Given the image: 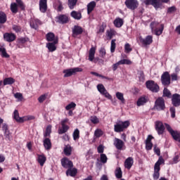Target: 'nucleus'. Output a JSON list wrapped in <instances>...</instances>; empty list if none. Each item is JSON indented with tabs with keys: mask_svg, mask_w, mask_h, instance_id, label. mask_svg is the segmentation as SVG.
Segmentation results:
<instances>
[{
	"mask_svg": "<svg viewBox=\"0 0 180 180\" xmlns=\"http://www.w3.org/2000/svg\"><path fill=\"white\" fill-rule=\"evenodd\" d=\"M70 16L75 19L76 20H81L82 19V14L81 12L73 11L70 13Z\"/></svg>",
	"mask_w": 180,
	"mask_h": 180,
	"instance_id": "obj_24",
	"label": "nucleus"
},
{
	"mask_svg": "<svg viewBox=\"0 0 180 180\" xmlns=\"http://www.w3.org/2000/svg\"><path fill=\"white\" fill-rule=\"evenodd\" d=\"M77 108V104L74 102H71L70 104L65 106L66 110H74Z\"/></svg>",
	"mask_w": 180,
	"mask_h": 180,
	"instance_id": "obj_46",
	"label": "nucleus"
},
{
	"mask_svg": "<svg viewBox=\"0 0 180 180\" xmlns=\"http://www.w3.org/2000/svg\"><path fill=\"white\" fill-rule=\"evenodd\" d=\"M139 41L143 44V46H150L151 43H153V36L148 35L146 39L140 37H139Z\"/></svg>",
	"mask_w": 180,
	"mask_h": 180,
	"instance_id": "obj_16",
	"label": "nucleus"
},
{
	"mask_svg": "<svg viewBox=\"0 0 180 180\" xmlns=\"http://www.w3.org/2000/svg\"><path fill=\"white\" fill-rule=\"evenodd\" d=\"M115 176L117 178V179H122V169L120 167H117L115 172Z\"/></svg>",
	"mask_w": 180,
	"mask_h": 180,
	"instance_id": "obj_45",
	"label": "nucleus"
},
{
	"mask_svg": "<svg viewBox=\"0 0 180 180\" xmlns=\"http://www.w3.org/2000/svg\"><path fill=\"white\" fill-rule=\"evenodd\" d=\"M124 23V22L123 21V19L120 18H117L113 22V24L115 26V27H122Z\"/></svg>",
	"mask_w": 180,
	"mask_h": 180,
	"instance_id": "obj_29",
	"label": "nucleus"
},
{
	"mask_svg": "<svg viewBox=\"0 0 180 180\" xmlns=\"http://www.w3.org/2000/svg\"><path fill=\"white\" fill-rule=\"evenodd\" d=\"M131 51H133V49H131V45H130V44L129 43L125 44L124 53L129 54V53H131Z\"/></svg>",
	"mask_w": 180,
	"mask_h": 180,
	"instance_id": "obj_47",
	"label": "nucleus"
},
{
	"mask_svg": "<svg viewBox=\"0 0 180 180\" xmlns=\"http://www.w3.org/2000/svg\"><path fill=\"white\" fill-rule=\"evenodd\" d=\"M144 103H147V98L146 96L140 97L136 102L137 106H143Z\"/></svg>",
	"mask_w": 180,
	"mask_h": 180,
	"instance_id": "obj_32",
	"label": "nucleus"
},
{
	"mask_svg": "<svg viewBox=\"0 0 180 180\" xmlns=\"http://www.w3.org/2000/svg\"><path fill=\"white\" fill-rule=\"evenodd\" d=\"M162 32H164V24H161L160 27L159 29H155V34L156 36H161V34H162Z\"/></svg>",
	"mask_w": 180,
	"mask_h": 180,
	"instance_id": "obj_35",
	"label": "nucleus"
},
{
	"mask_svg": "<svg viewBox=\"0 0 180 180\" xmlns=\"http://www.w3.org/2000/svg\"><path fill=\"white\" fill-rule=\"evenodd\" d=\"M77 2H78V0H68V6L70 9H74L77 6Z\"/></svg>",
	"mask_w": 180,
	"mask_h": 180,
	"instance_id": "obj_36",
	"label": "nucleus"
},
{
	"mask_svg": "<svg viewBox=\"0 0 180 180\" xmlns=\"http://www.w3.org/2000/svg\"><path fill=\"white\" fill-rule=\"evenodd\" d=\"M107 34V37L109 38L110 40H112L113 36H115V34H116V31H115V30H107L106 32Z\"/></svg>",
	"mask_w": 180,
	"mask_h": 180,
	"instance_id": "obj_42",
	"label": "nucleus"
},
{
	"mask_svg": "<svg viewBox=\"0 0 180 180\" xmlns=\"http://www.w3.org/2000/svg\"><path fill=\"white\" fill-rule=\"evenodd\" d=\"M130 126L129 121H119L114 125V131L115 133H122Z\"/></svg>",
	"mask_w": 180,
	"mask_h": 180,
	"instance_id": "obj_1",
	"label": "nucleus"
},
{
	"mask_svg": "<svg viewBox=\"0 0 180 180\" xmlns=\"http://www.w3.org/2000/svg\"><path fill=\"white\" fill-rule=\"evenodd\" d=\"M90 120L94 124H98L99 123V119L96 116H91Z\"/></svg>",
	"mask_w": 180,
	"mask_h": 180,
	"instance_id": "obj_59",
	"label": "nucleus"
},
{
	"mask_svg": "<svg viewBox=\"0 0 180 180\" xmlns=\"http://www.w3.org/2000/svg\"><path fill=\"white\" fill-rule=\"evenodd\" d=\"M22 120L24 122H27V120H34V116L33 115H27L22 117Z\"/></svg>",
	"mask_w": 180,
	"mask_h": 180,
	"instance_id": "obj_62",
	"label": "nucleus"
},
{
	"mask_svg": "<svg viewBox=\"0 0 180 180\" xmlns=\"http://www.w3.org/2000/svg\"><path fill=\"white\" fill-rule=\"evenodd\" d=\"M84 28L79 25H74L72 28V37H77L84 33Z\"/></svg>",
	"mask_w": 180,
	"mask_h": 180,
	"instance_id": "obj_12",
	"label": "nucleus"
},
{
	"mask_svg": "<svg viewBox=\"0 0 180 180\" xmlns=\"http://www.w3.org/2000/svg\"><path fill=\"white\" fill-rule=\"evenodd\" d=\"M68 118H65L63 120L60 122L61 128H59L58 130V134H65V133H67L68 130H70V127L67 125V123H68Z\"/></svg>",
	"mask_w": 180,
	"mask_h": 180,
	"instance_id": "obj_8",
	"label": "nucleus"
},
{
	"mask_svg": "<svg viewBox=\"0 0 180 180\" xmlns=\"http://www.w3.org/2000/svg\"><path fill=\"white\" fill-rule=\"evenodd\" d=\"M153 178L154 180H158L160 179V171L154 170V173L153 174Z\"/></svg>",
	"mask_w": 180,
	"mask_h": 180,
	"instance_id": "obj_61",
	"label": "nucleus"
},
{
	"mask_svg": "<svg viewBox=\"0 0 180 180\" xmlns=\"http://www.w3.org/2000/svg\"><path fill=\"white\" fill-rule=\"evenodd\" d=\"M58 6H55V9L57 12H61L64 10V6H63V2L60 0L58 1Z\"/></svg>",
	"mask_w": 180,
	"mask_h": 180,
	"instance_id": "obj_40",
	"label": "nucleus"
},
{
	"mask_svg": "<svg viewBox=\"0 0 180 180\" xmlns=\"http://www.w3.org/2000/svg\"><path fill=\"white\" fill-rule=\"evenodd\" d=\"M44 147L45 150H51V140H50L49 138H45L44 140Z\"/></svg>",
	"mask_w": 180,
	"mask_h": 180,
	"instance_id": "obj_27",
	"label": "nucleus"
},
{
	"mask_svg": "<svg viewBox=\"0 0 180 180\" xmlns=\"http://www.w3.org/2000/svg\"><path fill=\"white\" fill-rule=\"evenodd\" d=\"M47 160V158L44 155H38V159L37 161L39 164L41 165V167H43L44 165V163Z\"/></svg>",
	"mask_w": 180,
	"mask_h": 180,
	"instance_id": "obj_30",
	"label": "nucleus"
},
{
	"mask_svg": "<svg viewBox=\"0 0 180 180\" xmlns=\"http://www.w3.org/2000/svg\"><path fill=\"white\" fill-rule=\"evenodd\" d=\"M160 80L163 86H169L171 85V75H169V72H164L161 75Z\"/></svg>",
	"mask_w": 180,
	"mask_h": 180,
	"instance_id": "obj_4",
	"label": "nucleus"
},
{
	"mask_svg": "<svg viewBox=\"0 0 180 180\" xmlns=\"http://www.w3.org/2000/svg\"><path fill=\"white\" fill-rule=\"evenodd\" d=\"M56 44H58V38H56L53 42H49L46 44V48L49 51L53 53V51H56L57 50V46Z\"/></svg>",
	"mask_w": 180,
	"mask_h": 180,
	"instance_id": "obj_15",
	"label": "nucleus"
},
{
	"mask_svg": "<svg viewBox=\"0 0 180 180\" xmlns=\"http://www.w3.org/2000/svg\"><path fill=\"white\" fill-rule=\"evenodd\" d=\"M15 2L17 3L18 6L20 7L21 11H25V9H26V6H25V4H23V1L22 0H15Z\"/></svg>",
	"mask_w": 180,
	"mask_h": 180,
	"instance_id": "obj_50",
	"label": "nucleus"
},
{
	"mask_svg": "<svg viewBox=\"0 0 180 180\" xmlns=\"http://www.w3.org/2000/svg\"><path fill=\"white\" fill-rule=\"evenodd\" d=\"M77 174H78V169H77V168L74 167V168H69L67 169L66 171V176H76Z\"/></svg>",
	"mask_w": 180,
	"mask_h": 180,
	"instance_id": "obj_20",
	"label": "nucleus"
},
{
	"mask_svg": "<svg viewBox=\"0 0 180 180\" xmlns=\"http://www.w3.org/2000/svg\"><path fill=\"white\" fill-rule=\"evenodd\" d=\"M120 63H121V65H124V64H126L127 65H131V64H133L131 60H130L129 59H122V60H120Z\"/></svg>",
	"mask_w": 180,
	"mask_h": 180,
	"instance_id": "obj_56",
	"label": "nucleus"
},
{
	"mask_svg": "<svg viewBox=\"0 0 180 180\" xmlns=\"http://www.w3.org/2000/svg\"><path fill=\"white\" fill-rule=\"evenodd\" d=\"M100 160L103 164H106L108 162V156L105 153H101L100 155Z\"/></svg>",
	"mask_w": 180,
	"mask_h": 180,
	"instance_id": "obj_51",
	"label": "nucleus"
},
{
	"mask_svg": "<svg viewBox=\"0 0 180 180\" xmlns=\"http://www.w3.org/2000/svg\"><path fill=\"white\" fill-rule=\"evenodd\" d=\"M144 4L147 6L152 5L155 9H158L162 5L160 0H145Z\"/></svg>",
	"mask_w": 180,
	"mask_h": 180,
	"instance_id": "obj_14",
	"label": "nucleus"
},
{
	"mask_svg": "<svg viewBox=\"0 0 180 180\" xmlns=\"http://www.w3.org/2000/svg\"><path fill=\"white\" fill-rule=\"evenodd\" d=\"M97 89L101 95H103L105 92H106V89L105 88V86L102 84H99L97 85Z\"/></svg>",
	"mask_w": 180,
	"mask_h": 180,
	"instance_id": "obj_44",
	"label": "nucleus"
},
{
	"mask_svg": "<svg viewBox=\"0 0 180 180\" xmlns=\"http://www.w3.org/2000/svg\"><path fill=\"white\" fill-rule=\"evenodd\" d=\"M41 25V21L39 19H35L34 22L30 23V27L32 29H34V30H37L39 29V25Z\"/></svg>",
	"mask_w": 180,
	"mask_h": 180,
	"instance_id": "obj_28",
	"label": "nucleus"
},
{
	"mask_svg": "<svg viewBox=\"0 0 180 180\" xmlns=\"http://www.w3.org/2000/svg\"><path fill=\"white\" fill-rule=\"evenodd\" d=\"M29 41V38L27 37H20L17 39L18 46V44H25V43H27Z\"/></svg>",
	"mask_w": 180,
	"mask_h": 180,
	"instance_id": "obj_39",
	"label": "nucleus"
},
{
	"mask_svg": "<svg viewBox=\"0 0 180 180\" xmlns=\"http://www.w3.org/2000/svg\"><path fill=\"white\" fill-rule=\"evenodd\" d=\"M4 40L8 43H12L16 40V34L12 32H6L4 34Z\"/></svg>",
	"mask_w": 180,
	"mask_h": 180,
	"instance_id": "obj_13",
	"label": "nucleus"
},
{
	"mask_svg": "<svg viewBox=\"0 0 180 180\" xmlns=\"http://www.w3.org/2000/svg\"><path fill=\"white\" fill-rule=\"evenodd\" d=\"M96 53V47L92 46L89 51V60L94 61L95 60V53Z\"/></svg>",
	"mask_w": 180,
	"mask_h": 180,
	"instance_id": "obj_22",
	"label": "nucleus"
},
{
	"mask_svg": "<svg viewBox=\"0 0 180 180\" xmlns=\"http://www.w3.org/2000/svg\"><path fill=\"white\" fill-rule=\"evenodd\" d=\"M171 91L167 87H165L163 89V96H166V98H171Z\"/></svg>",
	"mask_w": 180,
	"mask_h": 180,
	"instance_id": "obj_53",
	"label": "nucleus"
},
{
	"mask_svg": "<svg viewBox=\"0 0 180 180\" xmlns=\"http://www.w3.org/2000/svg\"><path fill=\"white\" fill-rule=\"evenodd\" d=\"M165 101L162 97H159L155 101L154 105V109L159 112L161 110H165Z\"/></svg>",
	"mask_w": 180,
	"mask_h": 180,
	"instance_id": "obj_5",
	"label": "nucleus"
},
{
	"mask_svg": "<svg viewBox=\"0 0 180 180\" xmlns=\"http://www.w3.org/2000/svg\"><path fill=\"white\" fill-rule=\"evenodd\" d=\"M153 151L155 154L158 155L159 157L161 155V150L157 146V145L154 146Z\"/></svg>",
	"mask_w": 180,
	"mask_h": 180,
	"instance_id": "obj_60",
	"label": "nucleus"
},
{
	"mask_svg": "<svg viewBox=\"0 0 180 180\" xmlns=\"http://www.w3.org/2000/svg\"><path fill=\"white\" fill-rule=\"evenodd\" d=\"M146 86L149 91H151V92L157 93L160 91V86L154 80H148L146 82Z\"/></svg>",
	"mask_w": 180,
	"mask_h": 180,
	"instance_id": "obj_6",
	"label": "nucleus"
},
{
	"mask_svg": "<svg viewBox=\"0 0 180 180\" xmlns=\"http://www.w3.org/2000/svg\"><path fill=\"white\" fill-rule=\"evenodd\" d=\"M72 136H73V140H75V141H77V140H79V129H75Z\"/></svg>",
	"mask_w": 180,
	"mask_h": 180,
	"instance_id": "obj_48",
	"label": "nucleus"
},
{
	"mask_svg": "<svg viewBox=\"0 0 180 180\" xmlns=\"http://www.w3.org/2000/svg\"><path fill=\"white\" fill-rule=\"evenodd\" d=\"M96 7V2L91 1L87 4V14L91 15L94 9Z\"/></svg>",
	"mask_w": 180,
	"mask_h": 180,
	"instance_id": "obj_23",
	"label": "nucleus"
},
{
	"mask_svg": "<svg viewBox=\"0 0 180 180\" xmlns=\"http://www.w3.org/2000/svg\"><path fill=\"white\" fill-rule=\"evenodd\" d=\"M6 14L3 11H0V23L4 25V23L6 22Z\"/></svg>",
	"mask_w": 180,
	"mask_h": 180,
	"instance_id": "obj_37",
	"label": "nucleus"
},
{
	"mask_svg": "<svg viewBox=\"0 0 180 180\" xmlns=\"http://www.w3.org/2000/svg\"><path fill=\"white\" fill-rule=\"evenodd\" d=\"M116 98H117L119 99V101H120L122 102V103H124L125 100H124V97L123 96V94H122L120 92H117Z\"/></svg>",
	"mask_w": 180,
	"mask_h": 180,
	"instance_id": "obj_54",
	"label": "nucleus"
},
{
	"mask_svg": "<svg viewBox=\"0 0 180 180\" xmlns=\"http://www.w3.org/2000/svg\"><path fill=\"white\" fill-rule=\"evenodd\" d=\"M155 129L156 131H158V134H159V136L164 134V131H165V127L161 121H156L155 122Z\"/></svg>",
	"mask_w": 180,
	"mask_h": 180,
	"instance_id": "obj_10",
	"label": "nucleus"
},
{
	"mask_svg": "<svg viewBox=\"0 0 180 180\" xmlns=\"http://www.w3.org/2000/svg\"><path fill=\"white\" fill-rule=\"evenodd\" d=\"M114 146L115 148H117V150H123V147H124V142L121 139L115 138L114 141Z\"/></svg>",
	"mask_w": 180,
	"mask_h": 180,
	"instance_id": "obj_18",
	"label": "nucleus"
},
{
	"mask_svg": "<svg viewBox=\"0 0 180 180\" xmlns=\"http://www.w3.org/2000/svg\"><path fill=\"white\" fill-rule=\"evenodd\" d=\"M158 25H160V22L157 21H153L150 23V26L152 32H154V29H156Z\"/></svg>",
	"mask_w": 180,
	"mask_h": 180,
	"instance_id": "obj_58",
	"label": "nucleus"
},
{
	"mask_svg": "<svg viewBox=\"0 0 180 180\" xmlns=\"http://www.w3.org/2000/svg\"><path fill=\"white\" fill-rule=\"evenodd\" d=\"M47 41H54L56 40V35L53 32H49L46 35Z\"/></svg>",
	"mask_w": 180,
	"mask_h": 180,
	"instance_id": "obj_34",
	"label": "nucleus"
},
{
	"mask_svg": "<svg viewBox=\"0 0 180 180\" xmlns=\"http://www.w3.org/2000/svg\"><path fill=\"white\" fill-rule=\"evenodd\" d=\"M94 136L96 137V139H99V137H101V136H103V131L101 129H97L94 131Z\"/></svg>",
	"mask_w": 180,
	"mask_h": 180,
	"instance_id": "obj_49",
	"label": "nucleus"
},
{
	"mask_svg": "<svg viewBox=\"0 0 180 180\" xmlns=\"http://www.w3.org/2000/svg\"><path fill=\"white\" fill-rule=\"evenodd\" d=\"M2 84H4V86L6 85H12V84H15V79L13 77H6L4 79Z\"/></svg>",
	"mask_w": 180,
	"mask_h": 180,
	"instance_id": "obj_31",
	"label": "nucleus"
},
{
	"mask_svg": "<svg viewBox=\"0 0 180 180\" xmlns=\"http://www.w3.org/2000/svg\"><path fill=\"white\" fill-rule=\"evenodd\" d=\"M12 29L15 33H20L22 32V27L18 25H13Z\"/></svg>",
	"mask_w": 180,
	"mask_h": 180,
	"instance_id": "obj_52",
	"label": "nucleus"
},
{
	"mask_svg": "<svg viewBox=\"0 0 180 180\" xmlns=\"http://www.w3.org/2000/svg\"><path fill=\"white\" fill-rule=\"evenodd\" d=\"M133 162H134L133 158H127L124 162L125 168H127V169H130V168L133 167Z\"/></svg>",
	"mask_w": 180,
	"mask_h": 180,
	"instance_id": "obj_25",
	"label": "nucleus"
},
{
	"mask_svg": "<svg viewBox=\"0 0 180 180\" xmlns=\"http://www.w3.org/2000/svg\"><path fill=\"white\" fill-rule=\"evenodd\" d=\"M115 50H116V39H112L111 41V46H110L111 53H115Z\"/></svg>",
	"mask_w": 180,
	"mask_h": 180,
	"instance_id": "obj_55",
	"label": "nucleus"
},
{
	"mask_svg": "<svg viewBox=\"0 0 180 180\" xmlns=\"http://www.w3.org/2000/svg\"><path fill=\"white\" fill-rule=\"evenodd\" d=\"M61 165L65 169H69L70 168H73L74 163L72 161L70 160L68 158L65 157L60 160Z\"/></svg>",
	"mask_w": 180,
	"mask_h": 180,
	"instance_id": "obj_9",
	"label": "nucleus"
},
{
	"mask_svg": "<svg viewBox=\"0 0 180 180\" xmlns=\"http://www.w3.org/2000/svg\"><path fill=\"white\" fill-rule=\"evenodd\" d=\"M139 79L140 82H144V80L146 79V77L144 76V72L143 71H139Z\"/></svg>",
	"mask_w": 180,
	"mask_h": 180,
	"instance_id": "obj_57",
	"label": "nucleus"
},
{
	"mask_svg": "<svg viewBox=\"0 0 180 180\" xmlns=\"http://www.w3.org/2000/svg\"><path fill=\"white\" fill-rule=\"evenodd\" d=\"M124 5L127 9H130V11H136V9L139 8V4L138 0H126L124 1Z\"/></svg>",
	"mask_w": 180,
	"mask_h": 180,
	"instance_id": "obj_7",
	"label": "nucleus"
},
{
	"mask_svg": "<svg viewBox=\"0 0 180 180\" xmlns=\"http://www.w3.org/2000/svg\"><path fill=\"white\" fill-rule=\"evenodd\" d=\"M172 105L175 108L180 106V94H174L172 96Z\"/></svg>",
	"mask_w": 180,
	"mask_h": 180,
	"instance_id": "obj_17",
	"label": "nucleus"
},
{
	"mask_svg": "<svg viewBox=\"0 0 180 180\" xmlns=\"http://www.w3.org/2000/svg\"><path fill=\"white\" fill-rule=\"evenodd\" d=\"M10 9L12 13H18L19 9L18 8V4L16 3H11L10 6Z\"/></svg>",
	"mask_w": 180,
	"mask_h": 180,
	"instance_id": "obj_33",
	"label": "nucleus"
},
{
	"mask_svg": "<svg viewBox=\"0 0 180 180\" xmlns=\"http://www.w3.org/2000/svg\"><path fill=\"white\" fill-rule=\"evenodd\" d=\"M50 134H51V125L47 126L45 133L44 134V137L47 139V137H50Z\"/></svg>",
	"mask_w": 180,
	"mask_h": 180,
	"instance_id": "obj_41",
	"label": "nucleus"
},
{
	"mask_svg": "<svg viewBox=\"0 0 180 180\" xmlns=\"http://www.w3.org/2000/svg\"><path fill=\"white\" fill-rule=\"evenodd\" d=\"M39 11L41 13L47 12V0H39Z\"/></svg>",
	"mask_w": 180,
	"mask_h": 180,
	"instance_id": "obj_19",
	"label": "nucleus"
},
{
	"mask_svg": "<svg viewBox=\"0 0 180 180\" xmlns=\"http://www.w3.org/2000/svg\"><path fill=\"white\" fill-rule=\"evenodd\" d=\"M14 97L15 98V99H18V101H22L23 99V95L22 94V93H15L14 94Z\"/></svg>",
	"mask_w": 180,
	"mask_h": 180,
	"instance_id": "obj_63",
	"label": "nucleus"
},
{
	"mask_svg": "<svg viewBox=\"0 0 180 180\" xmlns=\"http://www.w3.org/2000/svg\"><path fill=\"white\" fill-rule=\"evenodd\" d=\"M165 126L167 131L169 133V134H171L172 139H174L176 141H179V143H180V131L172 129V127H171L169 124H165Z\"/></svg>",
	"mask_w": 180,
	"mask_h": 180,
	"instance_id": "obj_3",
	"label": "nucleus"
},
{
	"mask_svg": "<svg viewBox=\"0 0 180 180\" xmlns=\"http://www.w3.org/2000/svg\"><path fill=\"white\" fill-rule=\"evenodd\" d=\"M63 151L65 155H66L68 157L71 155V153H72V148H71L70 146H65Z\"/></svg>",
	"mask_w": 180,
	"mask_h": 180,
	"instance_id": "obj_43",
	"label": "nucleus"
},
{
	"mask_svg": "<svg viewBox=\"0 0 180 180\" xmlns=\"http://www.w3.org/2000/svg\"><path fill=\"white\" fill-rule=\"evenodd\" d=\"M171 81H178V75L173 73L170 75Z\"/></svg>",
	"mask_w": 180,
	"mask_h": 180,
	"instance_id": "obj_64",
	"label": "nucleus"
},
{
	"mask_svg": "<svg viewBox=\"0 0 180 180\" xmlns=\"http://www.w3.org/2000/svg\"><path fill=\"white\" fill-rule=\"evenodd\" d=\"M56 20L57 23H60V25H65L70 22V18L66 14H60L56 17Z\"/></svg>",
	"mask_w": 180,
	"mask_h": 180,
	"instance_id": "obj_11",
	"label": "nucleus"
},
{
	"mask_svg": "<svg viewBox=\"0 0 180 180\" xmlns=\"http://www.w3.org/2000/svg\"><path fill=\"white\" fill-rule=\"evenodd\" d=\"M0 53H1V56L3 58H9L10 56L6 52V49L0 48Z\"/></svg>",
	"mask_w": 180,
	"mask_h": 180,
	"instance_id": "obj_38",
	"label": "nucleus"
},
{
	"mask_svg": "<svg viewBox=\"0 0 180 180\" xmlns=\"http://www.w3.org/2000/svg\"><path fill=\"white\" fill-rule=\"evenodd\" d=\"M13 119L18 123H23V117H19V111L18 110H15L13 112Z\"/></svg>",
	"mask_w": 180,
	"mask_h": 180,
	"instance_id": "obj_26",
	"label": "nucleus"
},
{
	"mask_svg": "<svg viewBox=\"0 0 180 180\" xmlns=\"http://www.w3.org/2000/svg\"><path fill=\"white\" fill-rule=\"evenodd\" d=\"M77 72H82V68H73L70 69H65L63 71L64 74V78H68L75 75Z\"/></svg>",
	"mask_w": 180,
	"mask_h": 180,
	"instance_id": "obj_2",
	"label": "nucleus"
},
{
	"mask_svg": "<svg viewBox=\"0 0 180 180\" xmlns=\"http://www.w3.org/2000/svg\"><path fill=\"white\" fill-rule=\"evenodd\" d=\"M164 158L160 157L158 160L155 164L154 171H161L160 166L162 165V164H164Z\"/></svg>",
	"mask_w": 180,
	"mask_h": 180,
	"instance_id": "obj_21",
	"label": "nucleus"
}]
</instances>
